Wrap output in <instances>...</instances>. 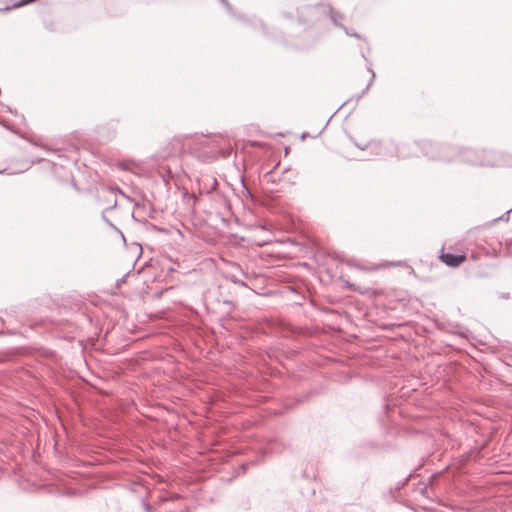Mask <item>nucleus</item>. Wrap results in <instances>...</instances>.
Listing matches in <instances>:
<instances>
[{
	"label": "nucleus",
	"instance_id": "obj_3",
	"mask_svg": "<svg viewBox=\"0 0 512 512\" xmlns=\"http://www.w3.org/2000/svg\"><path fill=\"white\" fill-rule=\"evenodd\" d=\"M222 2H225V0H221Z\"/></svg>",
	"mask_w": 512,
	"mask_h": 512
},
{
	"label": "nucleus",
	"instance_id": "obj_1",
	"mask_svg": "<svg viewBox=\"0 0 512 512\" xmlns=\"http://www.w3.org/2000/svg\"><path fill=\"white\" fill-rule=\"evenodd\" d=\"M440 259L450 267H458L459 265H461L463 262L466 261V256L465 255L455 256L450 253H443L440 256Z\"/></svg>",
	"mask_w": 512,
	"mask_h": 512
},
{
	"label": "nucleus",
	"instance_id": "obj_2",
	"mask_svg": "<svg viewBox=\"0 0 512 512\" xmlns=\"http://www.w3.org/2000/svg\"><path fill=\"white\" fill-rule=\"evenodd\" d=\"M328 9H329V12H330V14H331V20L334 22V24H335L337 27L342 28V26H340V25L338 24V18H341V16H340V15H338V14H336V13L334 12V10H333V8H332V7H330V6H329V7H328Z\"/></svg>",
	"mask_w": 512,
	"mask_h": 512
}]
</instances>
